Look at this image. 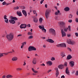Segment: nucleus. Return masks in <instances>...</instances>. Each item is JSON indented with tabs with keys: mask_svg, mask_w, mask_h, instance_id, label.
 Returning a JSON list of instances; mask_svg holds the SVG:
<instances>
[{
	"mask_svg": "<svg viewBox=\"0 0 78 78\" xmlns=\"http://www.w3.org/2000/svg\"><path fill=\"white\" fill-rule=\"evenodd\" d=\"M6 37L8 41H12L14 38V34L12 33H10L9 34L7 35Z\"/></svg>",
	"mask_w": 78,
	"mask_h": 78,
	"instance_id": "obj_1",
	"label": "nucleus"
},
{
	"mask_svg": "<svg viewBox=\"0 0 78 78\" xmlns=\"http://www.w3.org/2000/svg\"><path fill=\"white\" fill-rule=\"evenodd\" d=\"M49 33H50L51 34H52V35H53V36H56V32L55 31V30L54 29L51 28L49 29Z\"/></svg>",
	"mask_w": 78,
	"mask_h": 78,
	"instance_id": "obj_2",
	"label": "nucleus"
},
{
	"mask_svg": "<svg viewBox=\"0 0 78 78\" xmlns=\"http://www.w3.org/2000/svg\"><path fill=\"white\" fill-rule=\"evenodd\" d=\"M50 12V9H47L45 12V15L46 19H48L49 17V13Z\"/></svg>",
	"mask_w": 78,
	"mask_h": 78,
	"instance_id": "obj_3",
	"label": "nucleus"
},
{
	"mask_svg": "<svg viewBox=\"0 0 78 78\" xmlns=\"http://www.w3.org/2000/svg\"><path fill=\"white\" fill-rule=\"evenodd\" d=\"M28 50L30 51H31L32 50L35 51V50H36V48L33 46H30L28 48Z\"/></svg>",
	"mask_w": 78,
	"mask_h": 78,
	"instance_id": "obj_4",
	"label": "nucleus"
},
{
	"mask_svg": "<svg viewBox=\"0 0 78 78\" xmlns=\"http://www.w3.org/2000/svg\"><path fill=\"white\" fill-rule=\"evenodd\" d=\"M69 41H68V40L67 41V42L69 44H71V45H73L75 44V42L74 41H71L70 39L69 40Z\"/></svg>",
	"mask_w": 78,
	"mask_h": 78,
	"instance_id": "obj_5",
	"label": "nucleus"
},
{
	"mask_svg": "<svg viewBox=\"0 0 78 78\" xmlns=\"http://www.w3.org/2000/svg\"><path fill=\"white\" fill-rule=\"evenodd\" d=\"M27 27V25L26 24H21L20 26V28L21 29H22L23 28H25Z\"/></svg>",
	"mask_w": 78,
	"mask_h": 78,
	"instance_id": "obj_6",
	"label": "nucleus"
},
{
	"mask_svg": "<svg viewBox=\"0 0 78 78\" xmlns=\"http://www.w3.org/2000/svg\"><path fill=\"white\" fill-rule=\"evenodd\" d=\"M9 22L10 23H12V24H14V23H16V21L13 20V19H12L11 18V20H9Z\"/></svg>",
	"mask_w": 78,
	"mask_h": 78,
	"instance_id": "obj_7",
	"label": "nucleus"
},
{
	"mask_svg": "<svg viewBox=\"0 0 78 78\" xmlns=\"http://www.w3.org/2000/svg\"><path fill=\"white\" fill-rule=\"evenodd\" d=\"M61 33L62 37H65V36H66V33H65V32L64 31V30H63V29H62L61 30Z\"/></svg>",
	"mask_w": 78,
	"mask_h": 78,
	"instance_id": "obj_8",
	"label": "nucleus"
},
{
	"mask_svg": "<svg viewBox=\"0 0 78 78\" xmlns=\"http://www.w3.org/2000/svg\"><path fill=\"white\" fill-rule=\"evenodd\" d=\"M60 27H63L65 25V23L63 22H60Z\"/></svg>",
	"mask_w": 78,
	"mask_h": 78,
	"instance_id": "obj_9",
	"label": "nucleus"
},
{
	"mask_svg": "<svg viewBox=\"0 0 78 78\" xmlns=\"http://www.w3.org/2000/svg\"><path fill=\"white\" fill-rule=\"evenodd\" d=\"M46 41L47 42H50V43H54V42H55V41H54L51 39H48V40H47Z\"/></svg>",
	"mask_w": 78,
	"mask_h": 78,
	"instance_id": "obj_10",
	"label": "nucleus"
},
{
	"mask_svg": "<svg viewBox=\"0 0 78 78\" xmlns=\"http://www.w3.org/2000/svg\"><path fill=\"white\" fill-rule=\"evenodd\" d=\"M69 65L71 67H73L74 66V62L71 61L69 62Z\"/></svg>",
	"mask_w": 78,
	"mask_h": 78,
	"instance_id": "obj_11",
	"label": "nucleus"
},
{
	"mask_svg": "<svg viewBox=\"0 0 78 78\" xmlns=\"http://www.w3.org/2000/svg\"><path fill=\"white\" fill-rule=\"evenodd\" d=\"M17 59H18V58L16 57H14L12 59V60L13 61H17Z\"/></svg>",
	"mask_w": 78,
	"mask_h": 78,
	"instance_id": "obj_12",
	"label": "nucleus"
},
{
	"mask_svg": "<svg viewBox=\"0 0 78 78\" xmlns=\"http://www.w3.org/2000/svg\"><path fill=\"white\" fill-rule=\"evenodd\" d=\"M66 74H67V75H69L70 73L69 72V68H68V67H67L66 68Z\"/></svg>",
	"mask_w": 78,
	"mask_h": 78,
	"instance_id": "obj_13",
	"label": "nucleus"
},
{
	"mask_svg": "<svg viewBox=\"0 0 78 78\" xmlns=\"http://www.w3.org/2000/svg\"><path fill=\"white\" fill-rule=\"evenodd\" d=\"M22 12H23V14L24 15L25 17H26L27 16V12L25 10H22Z\"/></svg>",
	"mask_w": 78,
	"mask_h": 78,
	"instance_id": "obj_14",
	"label": "nucleus"
},
{
	"mask_svg": "<svg viewBox=\"0 0 78 78\" xmlns=\"http://www.w3.org/2000/svg\"><path fill=\"white\" fill-rule=\"evenodd\" d=\"M17 15H18L19 16H22V12L20 11H17L16 12Z\"/></svg>",
	"mask_w": 78,
	"mask_h": 78,
	"instance_id": "obj_15",
	"label": "nucleus"
},
{
	"mask_svg": "<svg viewBox=\"0 0 78 78\" xmlns=\"http://www.w3.org/2000/svg\"><path fill=\"white\" fill-rule=\"evenodd\" d=\"M46 64H48L49 66H51L52 65V62L50 61H48V62H46Z\"/></svg>",
	"mask_w": 78,
	"mask_h": 78,
	"instance_id": "obj_16",
	"label": "nucleus"
},
{
	"mask_svg": "<svg viewBox=\"0 0 78 78\" xmlns=\"http://www.w3.org/2000/svg\"><path fill=\"white\" fill-rule=\"evenodd\" d=\"M36 62H37V61L36 58H34L32 61L33 64H36Z\"/></svg>",
	"mask_w": 78,
	"mask_h": 78,
	"instance_id": "obj_17",
	"label": "nucleus"
},
{
	"mask_svg": "<svg viewBox=\"0 0 78 78\" xmlns=\"http://www.w3.org/2000/svg\"><path fill=\"white\" fill-rule=\"evenodd\" d=\"M63 67L64 66L62 65H60L58 66V68L60 69H62L63 68Z\"/></svg>",
	"mask_w": 78,
	"mask_h": 78,
	"instance_id": "obj_18",
	"label": "nucleus"
},
{
	"mask_svg": "<svg viewBox=\"0 0 78 78\" xmlns=\"http://www.w3.org/2000/svg\"><path fill=\"white\" fill-rule=\"evenodd\" d=\"M72 58V57L71 55H69L67 57V60H69V59H71Z\"/></svg>",
	"mask_w": 78,
	"mask_h": 78,
	"instance_id": "obj_19",
	"label": "nucleus"
},
{
	"mask_svg": "<svg viewBox=\"0 0 78 78\" xmlns=\"http://www.w3.org/2000/svg\"><path fill=\"white\" fill-rule=\"evenodd\" d=\"M61 45L62 47H66V44L65 43L61 44Z\"/></svg>",
	"mask_w": 78,
	"mask_h": 78,
	"instance_id": "obj_20",
	"label": "nucleus"
},
{
	"mask_svg": "<svg viewBox=\"0 0 78 78\" xmlns=\"http://www.w3.org/2000/svg\"><path fill=\"white\" fill-rule=\"evenodd\" d=\"M64 10L65 11H69L70 10V9L68 7H66L64 9Z\"/></svg>",
	"mask_w": 78,
	"mask_h": 78,
	"instance_id": "obj_21",
	"label": "nucleus"
},
{
	"mask_svg": "<svg viewBox=\"0 0 78 78\" xmlns=\"http://www.w3.org/2000/svg\"><path fill=\"white\" fill-rule=\"evenodd\" d=\"M32 71H33V72L35 73H38V71L35 70L34 68H32Z\"/></svg>",
	"mask_w": 78,
	"mask_h": 78,
	"instance_id": "obj_22",
	"label": "nucleus"
},
{
	"mask_svg": "<svg viewBox=\"0 0 78 78\" xmlns=\"http://www.w3.org/2000/svg\"><path fill=\"white\" fill-rule=\"evenodd\" d=\"M12 19H13V20H17L18 19L17 18H16V17H13L12 16L11 17Z\"/></svg>",
	"mask_w": 78,
	"mask_h": 78,
	"instance_id": "obj_23",
	"label": "nucleus"
},
{
	"mask_svg": "<svg viewBox=\"0 0 78 78\" xmlns=\"http://www.w3.org/2000/svg\"><path fill=\"white\" fill-rule=\"evenodd\" d=\"M33 20H34V22H35L36 23H37V22H38V20L36 18L34 19Z\"/></svg>",
	"mask_w": 78,
	"mask_h": 78,
	"instance_id": "obj_24",
	"label": "nucleus"
},
{
	"mask_svg": "<svg viewBox=\"0 0 78 78\" xmlns=\"http://www.w3.org/2000/svg\"><path fill=\"white\" fill-rule=\"evenodd\" d=\"M12 76L11 75H9L6 76V78H12Z\"/></svg>",
	"mask_w": 78,
	"mask_h": 78,
	"instance_id": "obj_25",
	"label": "nucleus"
},
{
	"mask_svg": "<svg viewBox=\"0 0 78 78\" xmlns=\"http://www.w3.org/2000/svg\"><path fill=\"white\" fill-rule=\"evenodd\" d=\"M42 30L44 33H46V29L44 28V27H43V28L42 29Z\"/></svg>",
	"mask_w": 78,
	"mask_h": 78,
	"instance_id": "obj_26",
	"label": "nucleus"
},
{
	"mask_svg": "<svg viewBox=\"0 0 78 78\" xmlns=\"http://www.w3.org/2000/svg\"><path fill=\"white\" fill-rule=\"evenodd\" d=\"M5 22L6 23H8L9 22L8 21V19H6L4 20Z\"/></svg>",
	"mask_w": 78,
	"mask_h": 78,
	"instance_id": "obj_27",
	"label": "nucleus"
},
{
	"mask_svg": "<svg viewBox=\"0 0 78 78\" xmlns=\"http://www.w3.org/2000/svg\"><path fill=\"white\" fill-rule=\"evenodd\" d=\"M39 21L40 22V23L41 24V23H42V19L40 18L39 20Z\"/></svg>",
	"mask_w": 78,
	"mask_h": 78,
	"instance_id": "obj_28",
	"label": "nucleus"
},
{
	"mask_svg": "<svg viewBox=\"0 0 78 78\" xmlns=\"http://www.w3.org/2000/svg\"><path fill=\"white\" fill-rule=\"evenodd\" d=\"M56 77H58V76L59 75V71H56Z\"/></svg>",
	"mask_w": 78,
	"mask_h": 78,
	"instance_id": "obj_29",
	"label": "nucleus"
},
{
	"mask_svg": "<svg viewBox=\"0 0 78 78\" xmlns=\"http://www.w3.org/2000/svg\"><path fill=\"white\" fill-rule=\"evenodd\" d=\"M13 9L15 10H16V9H19V6H17L16 7H15L13 8Z\"/></svg>",
	"mask_w": 78,
	"mask_h": 78,
	"instance_id": "obj_30",
	"label": "nucleus"
},
{
	"mask_svg": "<svg viewBox=\"0 0 78 78\" xmlns=\"http://www.w3.org/2000/svg\"><path fill=\"white\" fill-rule=\"evenodd\" d=\"M21 44L24 46V45H26V44H27V42L25 41L24 42H23V43H21Z\"/></svg>",
	"mask_w": 78,
	"mask_h": 78,
	"instance_id": "obj_31",
	"label": "nucleus"
},
{
	"mask_svg": "<svg viewBox=\"0 0 78 78\" xmlns=\"http://www.w3.org/2000/svg\"><path fill=\"white\" fill-rule=\"evenodd\" d=\"M16 70L17 71H20V70H22V68H17L16 69Z\"/></svg>",
	"mask_w": 78,
	"mask_h": 78,
	"instance_id": "obj_32",
	"label": "nucleus"
},
{
	"mask_svg": "<svg viewBox=\"0 0 78 78\" xmlns=\"http://www.w3.org/2000/svg\"><path fill=\"white\" fill-rule=\"evenodd\" d=\"M27 34L29 36H30V35H32V34H33V33H32L30 32H29Z\"/></svg>",
	"mask_w": 78,
	"mask_h": 78,
	"instance_id": "obj_33",
	"label": "nucleus"
},
{
	"mask_svg": "<svg viewBox=\"0 0 78 78\" xmlns=\"http://www.w3.org/2000/svg\"><path fill=\"white\" fill-rule=\"evenodd\" d=\"M39 28H40V29H41L42 30V29L43 28V27H44V26H42L41 27V26L40 25L39 26Z\"/></svg>",
	"mask_w": 78,
	"mask_h": 78,
	"instance_id": "obj_34",
	"label": "nucleus"
},
{
	"mask_svg": "<svg viewBox=\"0 0 78 78\" xmlns=\"http://www.w3.org/2000/svg\"><path fill=\"white\" fill-rule=\"evenodd\" d=\"M59 12H60V11H59V10H58V12H56L55 13V15H58V14H59Z\"/></svg>",
	"mask_w": 78,
	"mask_h": 78,
	"instance_id": "obj_35",
	"label": "nucleus"
},
{
	"mask_svg": "<svg viewBox=\"0 0 78 78\" xmlns=\"http://www.w3.org/2000/svg\"><path fill=\"white\" fill-rule=\"evenodd\" d=\"M33 37L32 36H30L28 37V39H33Z\"/></svg>",
	"mask_w": 78,
	"mask_h": 78,
	"instance_id": "obj_36",
	"label": "nucleus"
},
{
	"mask_svg": "<svg viewBox=\"0 0 78 78\" xmlns=\"http://www.w3.org/2000/svg\"><path fill=\"white\" fill-rule=\"evenodd\" d=\"M6 4H7V3L5 1L3 2L2 3V5H6Z\"/></svg>",
	"mask_w": 78,
	"mask_h": 78,
	"instance_id": "obj_37",
	"label": "nucleus"
},
{
	"mask_svg": "<svg viewBox=\"0 0 78 78\" xmlns=\"http://www.w3.org/2000/svg\"><path fill=\"white\" fill-rule=\"evenodd\" d=\"M57 47H61V44H57L56 45Z\"/></svg>",
	"mask_w": 78,
	"mask_h": 78,
	"instance_id": "obj_38",
	"label": "nucleus"
},
{
	"mask_svg": "<svg viewBox=\"0 0 78 78\" xmlns=\"http://www.w3.org/2000/svg\"><path fill=\"white\" fill-rule=\"evenodd\" d=\"M7 16H6V15H5L4 16V19L5 20V19H7Z\"/></svg>",
	"mask_w": 78,
	"mask_h": 78,
	"instance_id": "obj_39",
	"label": "nucleus"
},
{
	"mask_svg": "<svg viewBox=\"0 0 78 78\" xmlns=\"http://www.w3.org/2000/svg\"><path fill=\"white\" fill-rule=\"evenodd\" d=\"M75 21L77 22V23H78V18H76L75 19Z\"/></svg>",
	"mask_w": 78,
	"mask_h": 78,
	"instance_id": "obj_40",
	"label": "nucleus"
},
{
	"mask_svg": "<svg viewBox=\"0 0 78 78\" xmlns=\"http://www.w3.org/2000/svg\"><path fill=\"white\" fill-rule=\"evenodd\" d=\"M51 60L52 61H54V60H55V58L54 57H52L51 59Z\"/></svg>",
	"mask_w": 78,
	"mask_h": 78,
	"instance_id": "obj_41",
	"label": "nucleus"
},
{
	"mask_svg": "<svg viewBox=\"0 0 78 78\" xmlns=\"http://www.w3.org/2000/svg\"><path fill=\"white\" fill-rule=\"evenodd\" d=\"M4 54V53H2V54H1V55H0V58H2V56H3V55Z\"/></svg>",
	"mask_w": 78,
	"mask_h": 78,
	"instance_id": "obj_42",
	"label": "nucleus"
},
{
	"mask_svg": "<svg viewBox=\"0 0 78 78\" xmlns=\"http://www.w3.org/2000/svg\"><path fill=\"white\" fill-rule=\"evenodd\" d=\"M72 17H73V15H72L70 14L69 15V17H70V18H72Z\"/></svg>",
	"mask_w": 78,
	"mask_h": 78,
	"instance_id": "obj_43",
	"label": "nucleus"
},
{
	"mask_svg": "<svg viewBox=\"0 0 78 78\" xmlns=\"http://www.w3.org/2000/svg\"><path fill=\"white\" fill-rule=\"evenodd\" d=\"M55 70H56V72L58 71V68H55Z\"/></svg>",
	"mask_w": 78,
	"mask_h": 78,
	"instance_id": "obj_44",
	"label": "nucleus"
},
{
	"mask_svg": "<svg viewBox=\"0 0 78 78\" xmlns=\"http://www.w3.org/2000/svg\"><path fill=\"white\" fill-rule=\"evenodd\" d=\"M76 75H77L78 76V71H77L76 72Z\"/></svg>",
	"mask_w": 78,
	"mask_h": 78,
	"instance_id": "obj_45",
	"label": "nucleus"
},
{
	"mask_svg": "<svg viewBox=\"0 0 78 78\" xmlns=\"http://www.w3.org/2000/svg\"><path fill=\"white\" fill-rule=\"evenodd\" d=\"M51 72V69L47 71V73H48L49 72Z\"/></svg>",
	"mask_w": 78,
	"mask_h": 78,
	"instance_id": "obj_46",
	"label": "nucleus"
},
{
	"mask_svg": "<svg viewBox=\"0 0 78 78\" xmlns=\"http://www.w3.org/2000/svg\"><path fill=\"white\" fill-rule=\"evenodd\" d=\"M75 34L76 36L77 37H78V34L77 33H75Z\"/></svg>",
	"mask_w": 78,
	"mask_h": 78,
	"instance_id": "obj_47",
	"label": "nucleus"
},
{
	"mask_svg": "<svg viewBox=\"0 0 78 78\" xmlns=\"http://www.w3.org/2000/svg\"><path fill=\"white\" fill-rule=\"evenodd\" d=\"M64 66H67V62H65V63Z\"/></svg>",
	"mask_w": 78,
	"mask_h": 78,
	"instance_id": "obj_48",
	"label": "nucleus"
},
{
	"mask_svg": "<svg viewBox=\"0 0 78 78\" xmlns=\"http://www.w3.org/2000/svg\"><path fill=\"white\" fill-rule=\"evenodd\" d=\"M68 29H69V30L70 31L71 30V29H70V26H69L68 27Z\"/></svg>",
	"mask_w": 78,
	"mask_h": 78,
	"instance_id": "obj_49",
	"label": "nucleus"
},
{
	"mask_svg": "<svg viewBox=\"0 0 78 78\" xmlns=\"http://www.w3.org/2000/svg\"><path fill=\"white\" fill-rule=\"evenodd\" d=\"M44 0H41L40 2L41 4H42V3H43V2H44Z\"/></svg>",
	"mask_w": 78,
	"mask_h": 78,
	"instance_id": "obj_50",
	"label": "nucleus"
},
{
	"mask_svg": "<svg viewBox=\"0 0 78 78\" xmlns=\"http://www.w3.org/2000/svg\"><path fill=\"white\" fill-rule=\"evenodd\" d=\"M67 36H68V37H70V36H71V35H70V34H67Z\"/></svg>",
	"mask_w": 78,
	"mask_h": 78,
	"instance_id": "obj_51",
	"label": "nucleus"
},
{
	"mask_svg": "<svg viewBox=\"0 0 78 78\" xmlns=\"http://www.w3.org/2000/svg\"><path fill=\"white\" fill-rule=\"evenodd\" d=\"M33 12H34V14H35L36 13V11L35 10H34L33 11Z\"/></svg>",
	"mask_w": 78,
	"mask_h": 78,
	"instance_id": "obj_52",
	"label": "nucleus"
},
{
	"mask_svg": "<svg viewBox=\"0 0 78 78\" xmlns=\"http://www.w3.org/2000/svg\"><path fill=\"white\" fill-rule=\"evenodd\" d=\"M6 78V76L5 75H3L2 77V78Z\"/></svg>",
	"mask_w": 78,
	"mask_h": 78,
	"instance_id": "obj_53",
	"label": "nucleus"
},
{
	"mask_svg": "<svg viewBox=\"0 0 78 78\" xmlns=\"http://www.w3.org/2000/svg\"><path fill=\"white\" fill-rule=\"evenodd\" d=\"M68 50L70 51H72V50H71V49L70 48H68Z\"/></svg>",
	"mask_w": 78,
	"mask_h": 78,
	"instance_id": "obj_54",
	"label": "nucleus"
},
{
	"mask_svg": "<svg viewBox=\"0 0 78 78\" xmlns=\"http://www.w3.org/2000/svg\"><path fill=\"white\" fill-rule=\"evenodd\" d=\"M69 22V23H71L72 22V20H69L68 21Z\"/></svg>",
	"mask_w": 78,
	"mask_h": 78,
	"instance_id": "obj_55",
	"label": "nucleus"
},
{
	"mask_svg": "<svg viewBox=\"0 0 78 78\" xmlns=\"http://www.w3.org/2000/svg\"><path fill=\"white\" fill-rule=\"evenodd\" d=\"M64 31L66 32H67V29H64Z\"/></svg>",
	"mask_w": 78,
	"mask_h": 78,
	"instance_id": "obj_56",
	"label": "nucleus"
},
{
	"mask_svg": "<svg viewBox=\"0 0 78 78\" xmlns=\"http://www.w3.org/2000/svg\"><path fill=\"white\" fill-rule=\"evenodd\" d=\"M41 66H45V64L43 63L42 64H41Z\"/></svg>",
	"mask_w": 78,
	"mask_h": 78,
	"instance_id": "obj_57",
	"label": "nucleus"
},
{
	"mask_svg": "<svg viewBox=\"0 0 78 78\" xmlns=\"http://www.w3.org/2000/svg\"><path fill=\"white\" fill-rule=\"evenodd\" d=\"M43 47L44 48H46V45H43Z\"/></svg>",
	"mask_w": 78,
	"mask_h": 78,
	"instance_id": "obj_58",
	"label": "nucleus"
},
{
	"mask_svg": "<svg viewBox=\"0 0 78 78\" xmlns=\"http://www.w3.org/2000/svg\"><path fill=\"white\" fill-rule=\"evenodd\" d=\"M27 26L28 27H31V25H30V24H28L27 25Z\"/></svg>",
	"mask_w": 78,
	"mask_h": 78,
	"instance_id": "obj_59",
	"label": "nucleus"
},
{
	"mask_svg": "<svg viewBox=\"0 0 78 78\" xmlns=\"http://www.w3.org/2000/svg\"><path fill=\"white\" fill-rule=\"evenodd\" d=\"M61 78H65V76H64L63 75L62 76Z\"/></svg>",
	"mask_w": 78,
	"mask_h": 78,
	"instance_id": "obj_60",
	"label": "nucleus"
},
{
	"mask_svg": "<svg viewBox=\"0 0 78 78\" xmlns=\"http://www.w3.org/2000/svg\"><path fill=\"white\" fill-rule=\"evenodd\" d=\"M25 65H26V62H24V64H23V66H25Z\"/></svg>",
	"mask_w": 78,
	"mask_h": 78,
	"instance_id": "obj_61",
	"label": "nucleus"
},
{
	"mask_svg": "<svg viewBox=\"0 0 78 78\" xmlns=\"http://www.w3.org/2000/svg\"><path fill=\"white\" fill-rule=\"evenodd\" d=\"M19 36H22V34H19L17 35V37H19Z\"/></svg>",
	"mask_w": 78,
	"mask_h": 78,
	"instance_id": "obj_62",
	"label": "nucleus"
},
{
	"mask_svg": "<svg viewBox=\"0 0 78 78\" xmlns=\"http://www.w3.org/2000/svg\"><path fill=\"white\" fill-rule=\"evenodd\" d=\"M45 8H47V4L45 5Z\"/></svg>",
	"mask_w": 78,
	"mask_h": 78,
	"instance_id": "obj_63",
	"label": "nucleus"
},
{
	"mask_svg": "<svg viewBox=\"0 0 78 78\" xmlns=\"http://www.w3.org/2000/svg\"><path fill=\"white\" fill-rule=\"evenodd\" d=\"M41 38L42 39H45V37H41Z\"/></svg>",
	"mask_w": 78,
	"mask_h": 78,
	"instance_id": "obj_64",
	"label": "nucleus"
}]
</instances>
